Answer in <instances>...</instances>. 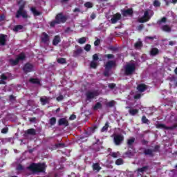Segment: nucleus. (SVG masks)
<instances>
[{"instance_id":"19","label":"nucleus","mask_w":177,"mask_h":177,"mask_svg":"<svg viewBox=\"0 0 177 177\" xmlns=\"http://www.w3.org/2000/svg\"><path fill=\"white\" fill-rule=\"evenodd\" d=\"M30 10L33 13L34 16H39V15H41V12L38 11V10L35 7H32Z\"/></svg>"},{"instance_id":"56","label":"nucleus","mask_w":177,"mask_h":177,"mask_svg":"<svg viewBox=\"0 0 177 177\" xmlns=\"http://www.w3.org/2000/svg\"><path fill=\"white\" fill-rule=\"evenodd\" d=\"M135 99H140V94H137L134 96Z\"/></svg>"},{"instance_id":"29","label":"nucleus","mask_w":177,"mask_h":177,"mask_svg":"<svg viewBox=\"0 0 177 177\" xmlns=\"http://www.w3.org/2000/svg\"><path fill=\"white\" fill-rule=\"evenodd\" d=\"M110 156L113 157V158H118V157H120V152H113L110 153Z\"/></svg>"},{"instance_id":"49","label":"nucleus","mask_w":177,"mask_h":177,"mask_svg":"<svg viewBox=\"0 0 177 177\" xmlns=\"http://www.w3.org/2000/svg\"><path fill=\"white\" fill-rule=\"evenodd\" d=\"M1 133H8V128H3L1 130Z\"/></svg>"},{"instance_id":"54","label":"nucleus","mask_w":177,"mask_h":177,"mask_svg":"<svg viewBox=\"0 0 177 177\" xmlns=\"http://www.w3.org/2000/svg\"><path fill=\"white\" fill-rule=\"evenodd\" d=\"M75 118H76L75 115H72L70 116L69 120H75Z\"/></svg>"},{"instance_id":"24","label":"nucleus","mask_w":177,"mask_h":177,"mask_svg":"<svg viewBox=\"0 0 177 177\" xmlns=\"http://www.w3.org/2000/svg\"><path fill=\"white\" fill-rule=\"evenodd\" d=\"M133 143H135V138L132 137L131 138H129V140H127V145L128 146H132V145H133Z\"/></svg>"},{"instance_id":"55","label":"nucleus","mask_w":177,"mask_h":177,"mask_svg":"<svg viewBox=\"0 0 177 177\" xmlns=\"http://www.w3.org/2000/svg\"><path fill=\"white\" fill-rule=\"evenodd\" d=\"M3 20H5V16L4 15L0 16V21H3Z\"/></svg>"},{"instance_id":"32","label":"nucleus","mask_w":177,"mask_h":177,"mask_svg":"<svg viewBox=\"0 0 177 177\" xmlns=\"http://www.w3.org/2000/svg\"><path fill=\"white\" fill-rule=\"evenodd\" d=\"M27 133H28L29 135H35V129H30L27 131Z\"/></svg>"},{"instance_id":"3","label":"nucleus","mask_w":177,"mask_h":177,"mask_svg":"<svg viewBox=\"0 0 177 177\" xmlns=\"http://www.w3.org/2000/svg\"><path fill=\"white\" fill-rule=\"evenodd\" d=\"M66 20H67V18L63 16V14H58L55 17V20L50 22V27H55L56 24H60V23H65Z\"/></svg>"},{"instance_id":"60","label":"nucleus","mask_w":177,"mask_h":177,"mask_svg":"<svg viewBox=\"0 0 177 177\" xmlns=\"http://www.w3.org/2000/svg\"><path fill=\"white\" fill-rule=\"evenodd\" d=\"M142 28H143V26H138V30H142Z\"/></svg>"},{"instance_id":"31","label":"nucleus","mask_w":177,"mask_h":177,"mask_svg":"<svg viewBox=\"0 0 177 177\" xmlns=\"http://www.w3.org/2000/svg\"><path fill=\"white\" fill-rule=\"evenodd\" d=\"M57 63H59L60 64H66V59L64 58H59L57 60Z\"/></svg>"},{"instance_id":"15","label":"nucleus","mask_w":177,"mask_h":177,"mask_svg":"<svg viewBox=\"0 0 177 177\" xmlns=\"http://www.w3.org/2000/svg\"><path fill=\"white\" fill-rule=\"evenodd\" d=\"M8 36L6 35H0V45H6Z\"/></svg>"},{"instance_id":"4","label":"nucleus","mask_w":177,"mask_h":177,"mask_svg":"<svg viewBox=\"0 0 177 177\" xmlns=\"http://www.w3.org/2000/svg\"><path fill=\"white\" fill-rule=\"evenodd\" d=\"M153 15H154V13L151 10H147L144 12V16L138 19L139 23H146V21H149Z\"/></svg>"},{"instance_id":"34","label":"nucleus","mask_w":177,"mask_h":177,"mask_svg":"<svg viewBox=\"0 0 177 177\" xmlns=\"http://www.w3.org/2000/svg\"><path fill=\"white\" fill-rule=\"evenodd\" d=\"M142 122L143 124H149V122H150V121H149V120L147 119L146 116H142Z\"/></svg>"},{"instance_id":"20","label":"nucleus","mask_w":177,"mask_h":177,"mask_svg":"<svg viewBox=\"0 0 177 177\" xmlns=\"http://www.w3.org/2000/svg\"><path fill=\"white\" fill-rule=\"evenodd\" d=\"M139 112V111L136 109L131 108L129 111V114L131 115H136V114Z\"/></svg>"},{"instance_id":"13","label":"nucleus","mask_w":177,"mask_h":177,"mask_svg":"<svg viewBox=\"0 0 177 177\" xmlns=\"http://www.w3.org/2000/svg\"><path fill=\"white\" fill-rule=\"evenodd\" d=\"M121 19V15L120 14H116L113 15V17L111 18V21L112 24H115L118 20Z\"/></svg>"},{"instance_id":"50","label":"nucleus","mask_w":177,"mask_h":177,"mask_svg":"<svg viewBox=\"0 0 177 177\" xmlns=\"http://www.w3.org/2000/svg\"><path fill=\"white\" fill-rule=\"evenodd\" d=\"M99 44H100V39H97V40L94 42L95 46H97L99 45Z\"/></svg>"},{"instance_id":"10","label":"nucleus","mask_w":177,"mask_h":177,"mask_svg":"<svg viewBox=\"0 0 177 177\" xmlns=\"http://www.w3.org/2000/svg\"><path fill=\"white\" fill-rule=\"evenodd\" d=\"M41 39L43 44H48L49 42V35L46 32H43L41 34Z\"/></svg>"},{"instance_id":"58","label":"nucleus","mask_w":177,"mask_h":177,"mask_svg":"<svg viewBox=\"0 0 177 177\" xmlns=\"http://www.w3.org/2000/svg\"><path fill=\"white\" fill-rule=\"evenodd\" d=\"M114 86H115V84H111L109 85V88H114Z\"/></svg>"},{"instance_id":"33","label":"nucleus","mask_w":177,"mask_h":177,"mask_svg":"<svg viewBox=\"0 0 177 177\" xmlns=\"http://www.w3.org/2000/svg\"><path fill=\"white\" fill-rule=\"evenodd\" d=\"M93 109L94 110H99V109H102V104H100V102H97Z\"/></svg>"},{"instance_id":"16","label":"nucleus","mask_w":177,"mask_h":177,"mask_svg":"<svg viewBox=\"0 0 177 177\" xmlns=\"http://www.w3.org/2000/svg\"><path fill=\"white\" fill-rule=\"evenodd\" d=\"M59 125H64L65 127H68V121H67L66 118H62L59 120Z\"/></svg>"},{"instance_id":"2","label":"nucleus","mask_w":177,"mask_h":177,"mask_svg":"<svg viewBox=\"0 0 177 177\" xmlns=\"http://www.w3.org/2000/svg\"><path fill=\"white\" fill-rule=\"evenodd\" d=\"M136 70V66L133 63H128L124 66L123 71L125 75H132Z\"/></svg>"},{"instance_id":"64","label":"nucleus","mask_w":177,"mask_h":177,"mask_svg":"<svg viewBox=\"0 0 177 177\" xmlns=\"http://www.w3.org/2000/svg\"><path fill=\"white\" fill-rule=\"evenodd\" d=\"M174 71H175V73L177 74V68H176Z\"/></svg>"},{"instance_id":"26","label":"nucleus","mask_w":177,"mask_h":177,"mask_svg":"<svg viewBox=\"0 0 177 177\" xmlns=\"http://www.w3.org/2000/svg\"><path fill=\"white\" fill-rule=\"evenodd\" d=\"M20 30H23V26L21 25L15 26L13 28V30L15 32L20 31Z\"/></svg>"},{"instance_id":"62","label":"nucleus","mask_w":177,"mask_h":177,"mask_svg":"<svg viewBox=\"0 0 177 177\" xmlns=\"http://www.w3.org/2000/svg\"><path fill=\"white\" fill-rule=\"evenodd\" d=\"M172 3H176L177 0H171Z\"/></svg>"},{"instance_id":"35","label":"nucleus","mask_w":177,"mask_h":177,"mask_svg":"<svg viewBox=\"0 0 177 177\" xmlns=\"http://www.w3.org/2000/svg\"><path fill=\"white\" fill-rule=\"evenodd\" d=\"M8 77L5 75H1V80H0V84H5V80H6Z\"/></svg>"},{"instance_id":"27","label":"nucleus","mask_w":177,"mask_h":177,"mask_svg":"<svg viewBox=\"0 0 177 177\" xmlns=\"http://www.w3.org/2000/svg\"><path fill=\"white\" fill-rule=\"evenodd\" d=\"M90 67L96 68V67H97V61H92L90 64Z\"/></svg>"},{"instance_id":"28","label":"nucleus","mask_w":177,"mask_h":177,"mask_svg":"<svg viewBox=\"0 0 177 177\" xmlns=\"http://www.w3.org/2000/svg\"><path fill=\"white\" fill-rule=\"evenodd\" d=\"M77 42L80 44H85L86 42V37H82L78 39Z\"/></svg>"},{"instance_id":"6","label":"nucleus","mask_w":177,"mask_h":177,"mask_svg":"<svg viewBox=\"0 0 177 177\" xmlns=\"http://www.w3.org/2000/svg\"><path fill=\"white\" fill-rule=\"evenodd\" d=\"M22 17L24 19H27L28 17V14H27V11L24 10V7L21 6L19 10L17 12L16 17L19 18Z\"/></svg>"},{"instance_id":"47","label":"nucleus","mask_w":177,"mask_h":177,"mask_svg":"<svg viewBox=\"0 0 177 177\" xmlns=\"http://www.w3.org/2000/svg\"><path fill=\"white\" fill-rule=\"evenodd\" d=\"M63 99H64V97H63V95H59L57 97V102H62V100H63Z\"/></svg>"},{"instance_id":"44","label":"nucleus","mask_w":177,"mask_h":177,"mask_svg":"<svg viewBox=\"0 0 177 177\" xmlns=\"http://www.w3.org/2000/svg\"><path fill=\"white\" fill-rule=\"evenodd\" d=\"M161 3H160V1L158 0H155L153 2V6H156V8H158Z\"/></svg>"},{"instance_id":"18","label":"nucleus","mask_w":177,"mask_h":177,"mask_svg":"<svg viewBox=\"0 0 177 177\" xmlns=\"http://www.w3.org/2000/svg\"><path fill=\"white\" fill-rule=\"evenodd\" d=\"M82 52H84V50L82 49V48L79 47L77 50L73 51V55L78 56L79 55H81Z\"/></svg>"},{"instance_id":"39","label":"nucleus","mask_w":177,"mask_h":177,"mask_svg":"<svg viewBox=\"0 0 177 177\" xmlns=\"http://www.w3.org/2000/svg\"><path fill=\"white\" fill-rule=\"evenodd\" d=\"M109 128V124L108 123H106L105 125L102 127V132H106V131H107Z\"/></svg>"},{"instance_id":"63","label":"nucleus","mask_w":177,"mask_h":177,"mask_svg":"<svg viewBox=\"0 0 177 177\" xmlns=\"http://www.w3.org/2000/svg\"><path fill=\"white\" fill-rule=\"evenodd\" d=\"M74 12H80V9L75 8V9L74 10Z\"/></svg>"},{"instance_id":"1","label":"nucleus","mask_w":177,"mask_h":177,"mask_svg":"<svg viewBox=\"0 0 177 177\" xmlns=\"http://www.w3.org/2000/svg\"><path fill=\"white\" fill-rule=\"evenodd\" d=\"M28 168L33 172V174H37V172H44V171H45V168H46V165H45V163H33L30 165Z\"/></svg>"},{"instance_id":"51","label":"nucleus","mask_w":177,"mask_h":177,"mask_svg":"<svg viewBox=\"0 0 177 177\" xmlns=\"http://www.w3.org/2000/svg\"><path fill=\"white\" fill-rule=\"evenodd\" d=\"M106 57H107L108 59H113L114 57V55H111V54H109L105 55Z\"/></svg>"},{"instance_id":"23","label":"nucleus","mask_w":177,"mask_h":177,"mask_svg":"<svg viewBox=\"0 0 177 177\" xmlns=\"http://www.w3.org/2000/svg\"><path fill=\"white\" fill-rule=\"evenodd\" d=\"M93 169L94 171H97V172H99V171H100V169H101V167H100V166L99 165V164L95 163V164H94V165H93Z\"/></svg>"},{"instance_id":"46","label":"nucleus","mask_w":177,"mask_h":177,"mask_svg":"<svg viewBox=\"0 0 177 177\" xmlns=\"http://www.w3.org/2000/svg\"><path fill=\"white\" fill-rule=\"evenodd\" d=\"M147 169V167H144L142 168L138 169V172H145Z\"/></svg>"},{"instance_id":"9","label":"nucleus","mask_w":177,"mask_h":177,"mask_svg":"<svg viewBox=\"0 0 177 177\" xmlns=\"http://www.w3.org/2000/svg\"><path fill=\"white\" fill-rule=\"evenodd\" d=\"M97 95H99V93L97 91H88L86 93V99L88 100H91V99H93V97Z\"/></svg>"},{"instance_id":"25","label":"nucleus","mask_w":177,"mask_h":177,"mask_svg":"<svg viewBox=\"0 0 177 177\" xmlns=\"http://www.w3.org/2000/svg\"><path fill=\"white\" fill-rule=\"evenodd\" d=\"M156 128H160L161 129H170V127H167L165 124H158L156 125Z\"/></svg>"},{"instance_id":"5","label":"nucleus","mask_w":177,"mask_h":177,"mask_svg":"<svg viewBox=\"0 0 177 177\" xmlns=\"http://www.w3.org/2000/svg\"><path fill=\"white\" fill-rule=\"evenodd\" d=\"M166 21H167V18L163 17L158 21V24H159V26H160V28L161 30H162V31H165V32H171V31L172 30V28H171V26H169V25H162Z\"/></svg>"},{"instance_id":"42","label":"nucleus","mask_w":177,"mask_h":177,"mask_svg":"<svg viewBox=\"0 0 177 177\" xmlns=\"http://www.w3.org/2000/svg\"><path fill=\"white\" fill-rule=\"evenodd\" d=\"M32 84H39V80L38 79H30Z\"/></svg>"},{"instance_id":"38","label":"nucleus","mask_w":177,"mask_h":177,"mask_svg":"<svg viewBox=\"0 0 177 177\" xmlns=\"http://www.w3.org/2000/svg\"><path fill=\"white\" fill-rule=\"evenodd\" d=\"M50 125H55L56 124V118H51L50 120Z\"/></svg>"},{"instance_id":"45","label":"nucleus","mask_w":177,"mask_h":177,"mask_svg":"<svg viewBox=\"0 0 177 177\" xmlns=\"http://www.w3.org/2000/svg\"><path fill=\"white\" fill-rule=\"evenodd\" d=\"M97 60H99V56L97 55V54L93 55V61L97 62Z\"/></svg>"},{"instance_id":"22","label":"nucleus","mask_w":177,"mask_h":177,"mask_svg":"<svg viewBox=\"0 0 177 177\" xmlns=\"http://www.w3.org/2000/svg\"><path fill=\"white\" fill-rule=\"evenodd\" d=\"M60 42V37L59 36H55L53 41V45H57Z\"/></svg>"},{"instance_id":"11","label":"nucleus","mask_w":177,"mask_h":177,"mask_svg":"<svg viewBox=\"0 0 177 177\" xmlns=\"http://www.w3.org/2000/svg\"><path fill=\"white\" fill-rule=\"evenodd\" d=\"M52 98L50 97H46L44 96L40 98L41 103L43 106H45V104H47V103H49L50 102Z\"/></svg>"},{"instance_id":"41","label":"nucleus","mask_w":177,"mask_h":177,"mask_svg":"<svg viewBox=\"0 0 177 177\" xmlns=\"http://www.w3.org/2000/svg\"><path fill=\"white\" fill-rule=\"evenodd\" d=\"M84 6L86 8H92L93 6V4L92 3H91V2H86V3H85Z\"/></svg>"},{"instance_id":"37","label":"nucleus","mask_w":177,"mask_h":177,"mask_svg":"<svg viewBox=\"0 0 177 177\" xmlns=\"http://www.w3.org/2000/svg\"><path fill=\"white\" fill-rule=\"evenodd\" d=\"M145 154H147L148 156H151V154H153V151H151V149H145Z\"/></svg>"},{"instance_id":"59","label":"nucleus","mask_w":177,"mask_h":177,"mask_svg":"<svg viewBox=\"0 0 177 177\" xmlns=\"http://www.w3.org/2000/svg\"><path fill=\"white\" fill-rule=\"evenodd\" d=\"M104 75H105V77L109 76V73L104 72Z\"/></svg>"},{"instance_id":"36","label":"nucleus","mask_w":177,"mask_h":177,"mask_svg":"<svg viewBox=\"0 0 177 177\" xmlns=\"http://www.w3.org/2000/svg\"><path fill=\"white\" fill-rule=\"evenodd\" d=\"M115 164H116V165H121L124 164V161L122 160V159L119 158L115 161Z\"/></svg>"},{"instance_id":"14","label":"nucleus","mask_w":177,"mask_h":177,"mask_svg":"<svg viewBox=\"0 0 177 177\" xmlns=\"http://www.w3.org/2000/svg\"><path fill=\"white\" fill-rule=\"evenodd\" d=\"M115 66V62L114 61H109L105 65V68L106 71L113 68Z\"/></svg>"},{"instance_id":"17","label":"nucleus","mask_w":177,"mask_h":177,"mask_svg":"<svg viewBox=\"0 0 177 177\" xmlns=\"http://www.w3.org/2000/svg\"><path fill=\"white\" fill-rule=\"evenodd\" d=\"M137 89L139 92H145V91H146V85L145 84H141L138 86Z\"/></svg>"},{"instance_id":"52","label":"nucleus","mask_w":177,"mask_h":177,"mask_svg":"<svg viewBox=\"0 0 177 177\" xmlns=\"http://www.w3.org/2000/svg\"><path fill=\"white\" fill-rule=\"evenodd\" d=\"M114 101H111L108 103V106H109V107H113V106H114Z\"/></svg>"},{"instance_id":"53","label":"nucleus","mask_w":177,"mask_h":177,"mask_svg":"<svg viewBox=\"0 0 177 177\" xmlns=\"http://www.w3.org/2000/svg\"><path fill=\"white\" fill-rule=\"evenodd\" d=\"M17 169L18 171H21V169H23V166H21V165H19L17 167Z\"/></svg>"},{"instance_id":"30","label":"nucleus","mask_w":177,"mask_h":177,"mask_svg":"<svg viewBox=\"0 0 177 177\" xmlns=\"http://www.w3.org/2000/svg\"><path fill=\"white\" fill-rule=\"evenodd\" d=\"M124 16H127V15H132V10L131 9H128L126 10L123 12Z\"/></svg>"},{"instance_id":"40","label":"nucleus","mask_w":177,"mask_h":177,"mask_svg":"<svg viewBox=\"0 0 177 177\" xmlns=\"http://www.w3.org/2000/svg\"><path fill=\"white\" fill-rule=\"evenodd\" d=\"M135 47L137 49H140V48H142V42L141 41H138L137 43H136Z\"/></svg>"},{"instance_id":"61","label":"nucleus","mask_w":177,"mask_h":177,"mask_svg":"<svg viewBox=\"0 0 177 177\" xmlns=\"http://www.w3.org/2000/svg\"><path fill=\"white\" fill-rule=\"evenodd\" d=\"M147 39H153L152 37H147Z\"/></svg>"},{"instance_id":"21","label":"nucleus","mask_w":177,"mask_h":177,"mask_svg":"<svg viewBox=\"0 0 177 177\" xmlns=\"http://www.w3.org/2000/svg\"><path fill=\"white\" fill-rule=\"evenodd\" d=\"M158 49L156 48H153L150 51L151 56H156L158 53Z\"/></svg>"},{"instance_id":"8","label":"nucleus","mask_w":177,"mask_h":177,"mask_svg":"<svg viewBox=\"0 0 177 177\" xmlns=\"http://www.w3.org/2000/svg\"><path fill=\"white\" fill-rule=\"evenodd\" d=\"M25 58H26V55H24V53H21L15 60V59L10 60V63H11L12 66H16L17 63H19V62H21V60H24Z\"/></svg>"},{"instance_id":"43","label":"nucleus","mask_w":177,"mask_h":177,"mask_svg":"<svg viewBox=\"0 0 177 177\" xmlns=\"http://www.w3.org/2000/svg\"><path fill=\"white\" fill-rule=\"evenodd\" d=\"M84 50H86V52H89V50H91V44H86L84 46Z\"/></svg>"},{"instance_id":"48","label":"nucleus","mask_w":177,"mask_h":177,"mask_svg":"<svg viewBox=\"0 0 177 177\" xmlns=\"http://www.w3.org/2000/svg\"><path fill=\"white\" fill-rule=\"evenodd\" d=\"M176 44V41H171L169 42V45H170L171 46H174V45H175Z\"/></svg>"},{"instance_id":"7","label":"nucleus","mask_w":177,"mask_h":177,"mask_svg":"<svg viewBox=\"0 0 177 177\" xmlns=\"http://www.w3.org/2000/svg\"><path fill=\"white\" fill-rule=\"evenodd\" d=\"M114 143L118 146L120 143H122L124 141V136L121 134H114L113 135Z\"/></svg>"},{"instance_id":"12","label":"nucleus","mask_w":177,"mask_h":177,"mask_svg":"<svg viewBox=\"0 0 177 177\" xmlns=\"http://www.w3.org/2000/svg\"><path fill=\"white\" fill-rule=\"evenodd\" d=\"M34 70V66L30 64H26L24 67V71L25 73H30Z\"/></svg>"},{"instance_id":"57","label":"nucleus","mask_w":177,"mask_h":177,"mask_svg":"<svg viewBox=\"0 0 177 177\" xmlns=\"http://www.w3.org/2000/svg\"><path fill=\"white\" fill-rule=\"evenodd\" d=\"M91 18L92 19V20H93V19H95L96 18V15L95 14H92L91 15Z\"/></svg>"}]
</instances>
